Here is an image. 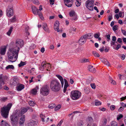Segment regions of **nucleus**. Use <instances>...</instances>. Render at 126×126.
Masks as SVG:
<instances>
[{
    "label": "nucleus",
    "mask_w": 126,
    "mask_h": 126,
    "mask_svg": "<svg viewBox=\"0 0 126 126\" xmlns=\"http://www.w3.org/2000/svg\"><path fill=\"white\" fill-rule=\"evenodd\" d=\"M100 35V33H95L94 34V37L96 38H98V40H101V38H99V37Z\"/></svg>",
    "instance_id": "nucleus-26"
},
{
    "label": "nucleus",
    "mask_w": 126,
    "mask_h": 126,
    "mask_svg": "<svg viewBox=\"0 0 126 126\" xmlns=\"http://www.w3.org/2000/svg\"><path fill=\"white\" fill-rule=\"evenodd\" d=\"M81 92L78 90L72 91L71 92L70 96L73 100H76L80 97Z\"/></svg>",
    "instance_id": "nucleus-5"
},
{
    "label": "nucleus",
    "mask_w": 126,
    "mask_h": 126,
    "mask_svg": "<svg viewBox=\"0 0 126 126\" xmlns=\"http://www.w3.org/2000/svg\"><path fill=\"white\" fill-rule=\"evenodd\" d=\"M61 86V84L58 80H55L51 81L50 88L52 91L55 92L59 91L60 89Z\"/></svg>",
    "instance_id": "nucleus-3"
},
{
    "label": "nucleus",
    "mask_w": 126,
    "mask_h": 126,
    "mask_svg": "<svg viewBox=\"0 0 126 126\" xmlns=\"http://www.w3.org/2000/svg\"><path fill=\"white\" fill-rule=\"evenodd\" d=\"M56 105L53 104H50L48 106V107L50 109H52L55 107Z\"/></svg>",
    "instance_id": "nucleus-35"
},
{
    "label": "nucleus",
    "mask_w": 126,
    "mask_h": 126,
    "mask_svg": "<svg viewBox=\"0 0 126 126\" xmlns=\"http://www.w3.org/2000/svg\"><path fill=\"white\" fill-rule=\"evenodd\" d=\"M94 0H88L86 3L91 4V2H92V1H93V3H94Z\"/></svg>",
    "instance_id": "nucleus-55"
},
{
    "label": "nucleus",
    "mask_w": 126,
    "mask_h": 126,
    "mask_svg": "<svg viewBox=\"0 0 126 126\" xmlns=\"http://www.w3.org/2000/svg\"><path fill=\"white\" fill-rule=\"evenodd\" d=\"M117 41L119 43H121L122 42V40L121 38H119L118 39Z\"/></svg>",
    "instance_id": "nucleus-64"
},
{
    "label": "nucleus",
    "mask_w": 126,
    "mask_h": 126,
    "mask_svg": "<svg viewBox=\"0 0 126 126\" xmlns=\"http://www.w3.org/2000/svg\"><path fill=\"white\" fill-rule=\"evenodd\" d=\"M40 116L42 119V121L43 122H44V119L45 118V116L43 115L42 113H41L40 115Z\"/></svg>",
    "instance_id": "nucleus-37"
},
{
    "label": "nucleus",
    "mask_w": 126,
    "mask_h": 126,
    "mask_svg": "<svg viewBox=\"0 0 126 126\" xmlns=\"http://www.w3.org/2000/svg\"><path fill=\"white\" fill-rule=\"evenodd\" d=\"M123 14V17L124 15V12H120L119 13V16L120 17H121L122 16V14Z\"/></svg>",
    "instance_id": "nucleus-57"
},
{
    "label": "nucleus",
    "mask_w": 126,
    "mask_h": 126,
    "mask_svg": "<svg viewBox=\"0 0 126 126\" xmlns=\"http://www.w3.org/2000/svg\"><path fill=\"white\" fill-rule=\"evenodd\" d=\"M115 106L113 105H111L110 107V109L111 110H114L115 109Z\"/></svg>",
    "instance_id": "nucleus-59"
},
{
    "label": "nucleus",
    "mask_w": 126,
    "mask_h": 126,
    "mask_svg": "<svg viewBox=\"0 0 126 126\" xmlns=\"http://www.w3.org/2000/svg\"><path fill=\"white\" fill-rule=\"evenodd\" d=\"M24 85L23 84H20L18 85L16 87L17 90L18 91H21L24 88Z\"/></svg>",
    "instance_id": "nucleus-14"
},
{
    "label": "nucleus",
    "mask_w": 126,
    "mask_h": 126,
    "mask_svg": "<svg viewBox=\"0 0 126 126\" xmlns=\"http://www.w3.org/2000/svg\"><path fill=\"white\" fill-rule=\"evenodd\" d=\"M118 27V26L117 25H114L112 29L114 31H115L117 30Z\"/></svg>",
    "instance_id": "nucleus-51"
},
{
    "label": "nucleus",
    "mask_w": 126,
    "mask_h": 126,
    "mask_svg": "<svg viewBox=\"0 0 126 126\" xmlns=\"http://www.w3.org/2000/svg\"><path fill=\"white\" fill-rule=\"evenodd\" d=\"M37 122L34 121L32 120L28 124V126H36Z\"/></svg>",
    "instance_id": "nucleus-21"
},
{
    "label": "nucleus",
    "mask_w": 126,
    "mask_h": 126,
    "mask_svg": "<svg viewBox=\"0 0 126 126\" xmlns=\"http://www.w3.org/2000/svg\"><path fill=\"white\" fill-rule=\"evenodd\" d=\"M74 14V12L73 11L70 12L69 13V15L71 16H73Z\"/></svg>",
    "instance_id": "nucleus-54"
},
{
    "label": "nucleus",
    "mask_w": 126,
    "mask_h": 126,
    "mask_svg": "<svg viewBox=\"0 0 126 126\" xmlns=\"http://www.w3.org/2000/svg\"><path fill=\"white\" fill-rule=\"evenodd\" d=\"M26 63V62H24L21 61L20 63L18 64V66L19 67H21L25 65Z\"/></svg>",
    "instance_id": "nucleus-31"
},
{
    "label": "nucleus",
    "mask_w": 126,
    "mask_h": 126,
    "mask_svg": "<svg viewBox=\"0 0 126 126\" xmlns=\"http://www.w3.org/2000/svg\"><path fill=\"white\" fill-rule=\"evenodd\" d=\"M61 107V105H59L57 106L56 107H55V110H59Z\"/></svg>",
    "instance_id": "nucleus-44"
},
{
    "label": "nucleus",
    "mask_w": 126,
    "mask_h": 126,
    "mask_svg": "<svg viewBox=\"0 0 126 126\" xmlns=\"http://www.w3.org/2000/svg\"><path fill=\"white\" fill-rule=\"evenodd\" d=\"M37 15H38L39 16L41 19L42 20H43L44 19V17L41 12L39 11L37 12Z\"/></svg>",
    "instance_id": "nucleus-27"
},
{
    "label": "nucleus",
    "mask_w": 126,
    "mask_h": 126,
    "mask_svg": "<svg viewBox=\"0 0 126 126\" xmlns=\"http://www.w3.org/2000/svg\"><path fill=\"white\" fill-rule=\"evenodd\" d=\"M32 10L33 13L36 15H37V12L39 11L37 8L34 6H32Z\"/></svg>",
    "instance_id": "nucleus-19"
},
{
    "label": "nucleus",
    "mask_w": 126,
    "mask_h": 126,
    "mask_svg": "<svg viewBox=\"0 0 126 126\" xmlns=\"http://www.w3.org/2000/svg\"><path fill=\"white\" fill-rule=\"evenodd\" d=\"M110 81L113 84H116V83L115 81L112 79H110Z\"/></svg>",
    "instance_id": "nucleus-50"
},
{
    "label": "nucleus",
    "mask_w": 126,
    "mask_h": 126,
    "mask_svg": "<svg viewBox=\"0 0 126 126\" xmlns=\"http://www.w3.org/2000/svg\"><path fill=\"white\" fill-rule=\"evenodd\" d=\"M42 26L43 29L45 31L47 32L48 31V28L47 26V25L46 23H43V24Z\"/></svg>",
    "instance_id": "nucleus-23"
},
{
    "label": "nucleus",
    "mask_w": 126,
    "mask_h": 126,
    "mask_svg": "<svg viewBox=\"0 0 126 126\" xmlns=\"http://www.w3.org/2000/svg\"><path fill=\"white\" fill-rule=\"evenodd\" d=\"M0 126H11L10 124L5 121L2 120L0 123Z\"/></svg>",
    "instance_id": "nucleus-17"
},
{
    "label": "nucleus",
    "mask_w": 126,
    "mask_h": 126,
    "mask_svg": "<svg viewBox=\"0 0 126 126\" xmlns=\"http://www.w3.org/2000/svg\"><path fill=\"white\" fill-rule=\"evenodd\" d=\"M121 31L124 35L126 36V31L124 30H122Z\"/></svg>",
    "instance_id": "nucleus-58"
},
{
    "label": "nucleus",
    "mask_w": 126,
    "mask_h": 126,
    "mask_svg": "<svg viewBox=\"0 0 126 126\" xmlns=\"http://www.w3.org/2000/svg\"><path fill=\"white\" fill-rule=\"evenodd\" d=\"M27 111H20V112H18L16 111L14 112L10 117L11 123L13 126H17L19 119V117L20 116L25 113Z\"/></svg>",
    "instance_id": "nucleus-2"
},
{
    "label": "nucleus",
    "mask_w": 126,
    "mask_h": 126,
    "mask_svg": "<svg viewBox=\"0 0 126 126\" xmlns=\"http://www.w3.org/2000/svg\"><path fill=\"white\" fill-rule=\"evenodd\" d=\"M86 40L84 35L82 36L79 40L78 42L79 44L80 45L83 44L86 42Z\"/></svg>",
    "instance_id": "nucleus-8"
},
{
    "label": "nucleus",
    "mask_w": 126,
    "mask_h": 126,
    "mask_svg": "<svg viewBox=\"0 0 126 126\" xmlns=\"http://www.w3.org/2000/svg\"><path fill=\"white\" fill-rule=\"evenodd\" d=\"M102 61L103 63L107 66H109L110 65V63L106 59H103Z\"/></svg>",
    "instance_id": "nucleus-24"
},
{
    "label": "nucleus",
    "mask_w": 126,
    "mask_h": 126,
    "mask_svg": "<svg viewBox=\"0 0 126 126\" xmlns=\"http://www.w3.org/2000/svg\"><path fill=\"white\" fill-rule=\"evenodd\" d=\"M6 50V47H1L0 49V54L1 55H4Z\"/></svg>",
    "instance_id": "nucleus-15"
},
{
    "label": "nucleus",
    "mask_w": 126,
    "mask_h": 126,
    "mask_svg": "<svg viewBox=\"0 0 126 126\" xmlns=\"http://www.w3.org/2000/svg\"><path fill=\"white\" fill-rule=\"evenodd\" d=\"M85 93L88 94L90 92L89 89L88 87H85L84 89Z\"/></svg>",
    "instance_id": "nucleus-29"
},
{
    "label": "nucleus",
    "mask_w": 126,
    "mask_h": 126,
    "mask_svg": "<svg viewBox=\"0 0 126 126\" xmlns=\"http://www.w3.org/2000/svg\"><path fill=\"white\" fill-rule=\"evenodd\" d=\"M24 43L21 39H17L16 41L14 47L10 48L7 52V55L9 61L12 63L15 62L18 57L20 48L23 46Z\"/></svg>",
    "instance_id": "nucleus-1"
},
{
    "label": "nucleus",
    "mask_w": 126,
    "mask_h": 126,
    "mask_svg": "<svg viewBox=\"0 0 126 126\" xmlns=\"http://www.w3.org/2000/svg\"><path fill=\"white\" fill-rule=\"evenodd\" d=\"M59 23L58 21H56L55 22L54 25V29L55 30L57 31V32H59L60 30L59 29Z\"/></svg>",
    "instance_id": "nucleus-10"
},
{
    "label": "nucleus",
    "mask_w": 126,
    "mask_h": 126,
    "mask_svg": "<svg viewBox=\"0 0 126 126\" xmlns=\"http://www.w3.org/2000/svg\"><path fill=\"white\" fill-rule=\"evenodd\" d=\"M103 124V125H105L106 123H107V120L105 118H104L103 119L102 121V122Z\"/></svg>",
    "instance_id": "nucleus-39"
},
{
    "label": "nucleus",
    "mask_w": 126,
    "mask_h": 126,
    "mask_svg": "<svg viewBox=\"0 0 126 126\" xmlns=\"http://www.w3.org/2000/svg\"><path fill=\"white\" fill-rule=\"evenodd\" d=\"M112 15L109 16V19L108 20L109 21H110L112 18Z\"/></svg>",
    "instance_id": "nucleus-62"
},
{
    "label": "nucleus",
    "mask_w": 126,
    "mask_h": 126,
    "mask_svg": "<svg viewBox=\"0 0 126 126\" xmlns=\"http://www.w3.org/2000/svg\"><path fill=\"white\" fill-rule=\"evenodd\" d=\"M4 84L3 80L0 79V89H1L2 88V85Z\"/></svg>",
    "instance_id": "nucleus-42"
},
{
    "label": "nucleus",
    "mask_w": 126,
    "mask_h": 126,
    "mask_svg": "<svg viewBox=\"0 0 126 126\" xmlns=\"http://www.w3.org/2000/svg\"><path fill=\"white\" fill-rule=\"evenodd\" d=\"M56 76L60 80L61 82L62 87H63V85L64 81L62 77L60 75H56Z\"/></svg>",
    "instance_id": "nucleus-20"
},
{
    "label": "nucleus",
    "mask_w": 126,
    "mask_h": 126,
    "mask_svg": "<svg viewBox=\"0 0 126 126\" xmlns=\"http://www.w3.org/2000/svg\"><path fill=\"white\" fill-rule=\"evenodd\" d=\"M35 68H32L31 70H29L28 71L29 73L31 74L32 75H33L34 73Z\"/></svg>",
    "instance_id": "nucleus-30"
},
{
    "label": "nucleus",
    "mask_w": 126,
    "mask_h": 126,
    "mask_svg": "<svg viewBox=\"0 0 126 126\" xmlns=\"http://www.w3.org/2000/svg\"><path fill=\"white\" fill-rule=\"evenodd\" d=\"M29 28L28 26L27 25H26L25 29V31L26 32V33L28 35H29V33L28 32V31L29 29Z\"/></svg>",
    "instance_id": "nucleus-38"
},
{
    "label": "nucleus",
    "mask_w": 126,
    "mask_h": 126,
    "mask_svg": "<svg viewBox=\"0 0 126 126\" xmlns=\"http://www.w3.org/2000/svg\"><path fill=\"white\" fill-rule=\"evenodd\" d=\"M65 4L68 7H71L73 2V1L72 0H64Z\"/></svg>",
    "instance_id": "nucleus-7"
},
{
    "label": "nucleus",
    "mask_w": 126,
    "mask_h": 126,
    "mask_svg": "<svg viewBox=\"0 0 126 126\" xmlns=\"http://www.w3.org/2000/svg\"><path fill=\"white\" fill-rule=\"evenodd\" d=\"M48 64L47 63H46V62H42L41 64V66L42 67L44 68L46 67L47 64Z\"/></svg>",
    "instance_id": "nucleus-33"
},
{
    "label": "nucleus",
    "mask_w": 126,
    "mask_h": 126,
    "mask_svg": "<svg viewBox=\"0 0 126 126\" xmlns=\"http://www.w3.org/2000/svg\"><path fill=\"white\" fill-rule=\"evenodd\" d=\"M12 106V104L11 103H9L6 106H4L2 108L1 110H9Z\"/></svg>",
    "instance_id": "nucleus-9"
},
{
    "label": "nucleus",
    "mask_w": 126,
    "mask_h": 126,
    "mask_svg": "<svg viewBox=\"0 0 126 126\" xmlns=\"http://www.w3.org/2000/svg\"><path fill=\"white\" fill-rule=\"evenodd\" d=\"M123 115L122 114H119L117 115V120H119L121 118L123 117Z\"/></svg>",
    "instance_id": "nucleus-46"
},
{
    "label": "nucleus",
    "mask_w": 126,
    "mask_h": 126,
    "mask_svg": "<svg viewBox=\"0 0 126 126\" xmlns=\"http://www.w3.org/2000/svg\"><path fill=\"white\" fill-rule=\"evenodd\" d=\"M85 38L87 39H90L93 38V34L92 33H89L87 34H86L84 35Z\"/></svg>",
    "instance_id": "nucleus-18"
},
{
    "label": "nucleus",
    "mask_w": 126,
    "mask_h": 126,
    "mask_svg": "<svg viewBox=\"0 0 126 126\" xmlns=\"http://www.w3.org/2000/svg\"><path fill=\"white\" fill-rule=\"evenodd\" d=\"M76 29L74 28L73 27H72L70 28V32L73 33L76 31Z\"/></svg>",
    "instance_id": "nucleus-36"
},
{
    "label": "nucleus",
    "mask_w": 126,
    "mask_h": 126,
    "mask_svg": "<svg viewBox=\"0 0 126 126\" xmlns=\"http://www.w3.org/2000/svg\"><path fill=\"white\" fill-rule=\"evenodd\" d=\"M6 69H14V67L13 65H8L6 67Z\"/></svg>",
    "instance_id": "nucleus-32"
},
{
    "label": "nucleus",
    "mask_w": 126,
    "mask_h": 126,
    "mask_svg": "<svg viewBox=\"0 0 126 126\" xmlns=\"http://www.w3.org/2000/svg\"><path fill=\"white\" fill-rule=\"evenodd\" d=\"M121 57L122 60H123L124 59L125 57V55L122 54L121 55Z\"/></svg>",
    "instance_id": "nucleus-61"
},
{
    "label": "nucleus",
    "mask_w": 126,
    "mask_h": 126,
    "mask_svg": "<svg viewBox=\"0 0 126 126\" xmlns=\"http://www.w3.org/2000/svg\"><path fill=\"white\" fill-rule=\"evenodd\" d=\"M13 29V27H11L9 30L6 33L7 35L9 36H10L11 34V33Z\"/></svg>",
    "instance_id": "nucleus-28"
},
{
    "label": "nucleus",
    "mask_w": 126,
    "mask_h": 126,
    "mask_svg": "<svg viewBox=\"0 0 126 126\" xmlns=\"http://www.w3.org/2000/svg\"><path fill=\"white\" fill-rule=\"evenodd\" d=\"M101 102L96 100L95 102V105L96 106H98L101 105Z\"/></svg>",
    "instance_id": "nucleus-49"
},
{
    "label": "nucleus",
    "mask_w": 126,
    "mask_h": 126,
    "mask_svg": "<svg viewBox=\"0 0 126 126\" xmlns=\"http://www.w3.org/2000/svg\"><path fill=\"white\" fill-rule=\"evenodd\" d=\"M25 115H23L20 117L19 123L20 125L23 124L25 122Z\"/></svg>",
    "instance_id": "nucleus-13"
},
{
    "label": "nucleus",
    "mask_w": 126,
    "mask_h": 126,
    "mask_svg": "<svg viewBox=\"0 0 126 126\" xmlns=\"http://www.w3.org/2000/svg\"><path fill=\"white\" fill-rule=\"evenodd\" d=\"M91 86L92 88L93 89H95L96 87V86L94 84L92 83L91 84Z\"/></svg>",
    "instance_id": "nucleus-52"
},
{
    "label": "nucleus",
    "mask_w": 126,
    "mask_h": 126,
    "mask_svg": "<svg viewBox=\"0 0 126 126\" xmlns=\"http://www.w3.org/2000/svg\"><path fill=\"white\" fill-rule=\"evenodd\" d=\"M64 86L68 87L69 85L67 81L65 79H64Z\"/></svg>",
    "instance_id": "nucleus-48"
},
{
    "label": "nucleus",
    "mask_w": 126,
    "mask_h": 126,
    "mask_svg": "<svg viewBox=\"0 0 126 126\" xmlns=\"http://www.w3.org/2000/svg\"><path fill=\"white\" fill-rule=\"evenodd\" d=\"M7 99V97H5L1 98L0 99V100L1 101H6Z\"/></svg>",
    "instance_id": "nucleus-53"
},
{
    "label": "nucleus",
    "mask_w": 126,
    "mask_h": 126,
    "mask_svg": "<svg viewBox=\"0 0 126 126\" xmlns=\"http://www.w3.org/2000/svg\"><path fill=\"white\" fill-rule=\"evenodd\" d=\"M116 38L115 36H113L112 37V40L114 42H116Z\"/></svg>",
    "instance_id": "nucleus-63"
},
{
    "label": "nucleus",
    "mask_w": 126,
    "mask_h": 126,
    "mask_svg": "<svg viewBox=\"0 0 126 126\" xmlns=\"http://www.w3.org/2000/svg\"><path fill=\"white\" fill-rule=\"evenodd\" d=\"M49 88L47 85H45L42 86L40 90V94L42 96H46L49 94Z\"/></svg>",
    "instance_id": "nucleus-4"
},
{
    "label": "nucleus",
    "mask_w": 126,
    "mask_h": 126,
    "mask_svg": "<svg viewBox=\"0 0 126 126\" xmlns=\"http://www.w3.org/2000/svg\"><path fill=\"white\" fill-rule=\"evenodd\" d=\"M88 69L89 70L92 72H95V69L91 65H89L88 66Z\"/></svg>",
    "instance_id": "nucleus-22"
},
{
    "label": "nucleus",
    "mask_w": 126,
    "mask_h": 126,
    "mask_svg": "<svg viewBox=\"0 0 126 126\" xmlns=\"http://www.w3.org/2000/svg\"><path fill=\"white\" fill-rule=\"evenodd\" d=\"M16 20V18L15 16H14L10 20V21L12 22H14Z\"/></svg>",
    "instance_id": "nucleus-45"
},
{
    "label": "nucleus",
    "mask_w": 126,
    "mask_h": 126,
    "mask_svg": "<svg viewBox=\"0 0 126 126\" xmlns=\"http://www.w3.org/2000/svg\"><path fill=\"white\" fill-rule=\"evenodd\" d=\"M87 120L89 122H91L93 121V119L91 117H88L87 118Z\"/></svg>",
    "instance_id": "nucleus-56"
},
{
    "label": "nucleus",
    "mask_w": 126,
    "mask_h": 126,
    "mask_svg": "<svg viewBox=\"0 0 126 126\" xmlns=\"http://www.w3.org/2000/svg\"><path fill=\"white\" fill-rule=\"evenodd\" d=\"M63 120H61L57 125V126H60L63 123Z\"/></svg>",
    "instance_id": "nucleus-60"
},
{
    "label": "nucleus",
    "mask_w": 126,
    "mask_h": 126,
    "mask_svg": "<svg viewBox=\"0 0 126 126\" xmlns=\"http://www.w3.org/2000/svg\"><path fill=\"white\" fill-rule=\"evenodd\" d=\"M121 104L122 106V107H121L118 110H124V107H126V104H125L123 102L121 103Z\"/></svg>",
    "instance_id": "nucleus-25"
},
{
    "label": "nucleus",
    "mask_w": 126,
    "mask_h": 126,
    "mask_svg": "<svg viewBox=\"0 0 126 126\" xmlns=\"http://www.w3.org/2000/svg\"><path fill=\"white\" fill-rule=\"evenodd\" d=\"M29 103L30 106H34L35 105V103L34 102L32 101H29Z\"/></svg>",
    "instance_id": "nucleus-40"
},
{
    "label": "nucleus",
    "mask_w": 126,
    "mask_h": 126,
    "mask_svg": "<svg viewBox=\"0 0 126 126\" xmlns=\"http://www.w3.org/2000/svg\"><path fill=\"white\" fill-rule=\"evenodd\" d=\"M93 53L95 56H97V57H99V54L96 52L93 51Z\"/></svg>",
    "instance_id": "nucleus-47"
},
{
    "label": "nucleus",
    "mask_w": 126,
    "mask_h": 126,
    "mask_svg": "<svg viewBox=\"0 0 126 126\" xmlns=\"http://www.w3.org/2000/svg\"><path fill=\"white\" fill-rule=\"evenodd\" d=\"M13 11L12 8H9L6 10V14L9 17H11L13 15Z\"/></svg>",
    "instance_id": "nucleus-6"
},
{
    "label": "nucleus",
    "mask_w": 126,
    "mask_h": 126,
    "mask_svg": "<svg viewBox=\"0 0 126 126\" xmlns=\"http://www.w3.org/2000/svg\"><path fill=\"white\" fill-rule=\"evenodd\" d=\"M39 89V87L38 86H36L34 89H32L31 91V93L35 95L37 94V90Z\"/></svg>",
    "instance_id": "nucleus-16"
},
{
    "label": "nucleus",
    "mask_w": 126,
    "mask_h": 126,
    "mask_svg": "<svg viewBox=\"0 0 126 126\" xmlns=\"http://www.w3.org/2000/svg\"><path fill=\"white\" fill-rule=\"evenodd\" d=\"M9 112V111H1V115L3 117L5 118L8 117Z\"/></svg>",
    "instance_id": "nucleus-12"
},
{
    "label": "nucleus",
    "mask_w": 126,
    "mask_h": 126,
    "mask_svg": "<svg viewBox=\"0 0 126 126\" xmlns=\"http://www.w3.org/2000/svg\"><path fill=\"white\" fill-rule=\"evenodd\" d=\"M83 122L82 121H81L79 122L78 123V126H83Z\"/></svg>",
    "instance_id": "nucleus-41"
},
{
    "label": "nucleus",
    "mask_w": 126,
    "mask_h": 126,
    "mask_svg": "<svg viewBox=\"0 0 126 126\" xmlns=\"http://www.w3.org/2000/svg\"><path fill=\"white\" fill-rule=\"evenodd\" d=\"M111 126H118L117 123L115 121L112 122L111 123Z\"/></svg>",
    "instance_id": "nucleus-43"
},
{
    "label": "nucleus",
    "mask_w": 126,
    "mask_h": 126,
    "mask_svg": "<svg viewBox=\"0 0 126 126\" xmlns=\"http://www.w3.org/2000/svg\"><path fill=\"white\" fill-rule=\"evenodd\" d=\"M81 63H85L86 62H89L88 59L83 58L81 60Z\"/></svg>",
    "instance_id": "nucleus-34"
},
{
    "label": "nucleus",
    "mask_w": 126,
    "mask_h": 126,
    "mask_svg": "<svg viewBox=\"0 0 126 126\" xmlns=\"http://www.w3.org/2000/svg\"><path fill=\"white\" fill-rule=\"evenodd\" d=\"M92 2L91 4L86 3V7L90 10H93L94 3H93V1Z\"/></svg>",
    "instance_id": "nucleus-11"
}]
</instances>
